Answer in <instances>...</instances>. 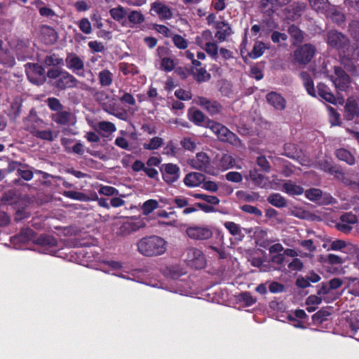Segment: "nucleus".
Listing matches in <instances>:
<instances>
[{
  "instance_id": "13d9d810",
  "label": "nucleus",
  "mask_w": 359,
  "mask_h": 359,
  "mask_svg": "<svg viewBox=\"0 0 359 359\" xmlns=\"http://www.w3.org/2000/svg\"><path fill=\"white\" fill-rule=\"evenodd\" d=\"M120 70L124 75H134L137 73L136 67L132 64L121 63Z\"/></svg>"
},
{
  "instance_id": "9d476101",
  "label": "nucleus",
  "mask_w": 359,
  "mask_h": 359,
  "mask_svg": "<svg viewBox=\"0 0 359 359\" xmlns=\"http://www.w3.org/2000/svg\"><path fill=\"white\" fill-rule=\"evenodd\" d=\"M150 13L153 16H157L161 20H170L173 16L172 8L164 2L159 1L151 4Z\"/></svg>"
},
{
  "instance_id": "f704fd0d",
  "label": "nucleus",
  "mask_w": 359,
  "mask_h": 359,
  "mask_svg": "<svg viewBox=\"0 0 359 359\" xmlns=\"http://www.w3.org/2000/svg\"><path fill=\"white\" fill-rule=\"evenodd\" d=\"M225 228L229 231V233L233 236H238L240 240L243 237L242 233L241 227L239 224H236L233 222H226L224 224Z\"/></svg>"
},
{
  "instance_id": "a211bd4d",
  "label": "nucleus",
  "mask_w": 359,
  "mask_h": 359,
  "mask_svg": "<svg viewBox=\"0 0 359 359\" xmlns=\"http://www.w3.org/2000/svg\"><path fill=\"white\" fill-rule=\"evenodd\" d=\"M317 90L318 96L325 101L334 104L337 103L343 104V98L340 97L339 96H334L326 85L323 83H319L317 86Z\"/></svg>"
},
{
  "instance_id": "5701e85b",
  "label": "nucleus",
  "mask_w": 359,
  "mask_h": 359,
  "mask_svg": "<svg viewBox=\"0 0 359 359\" xmlns=\"http://www.w3.org/2000/svg\"><path fill=\"white\" fill-rule=\"evenodd\" d=\"M324 14L337 25H341L345 21L344 15L333 6H330Z\"/></svg>"
},
{
  "instance_id": "de8ad7c7",
  "label": "nucleus",
  "mask_w": 359,
  "mask_h": 359,
  "mask_svg": "<svg viewBox=\"0 0 359 359\" xmlns=\"http://www.w3.org/2000/svg\"><path fill=\"white\" fill-rule=\"evenodd\" d=\"M17 172L20 177L26 181H29L33 177L32 171L26 165H20V168H18Z\"/></svg>"
},
{
  "instance_id": "ddd939ff",
  "label": "nucleus",
  "mask_w": 359,
  "mask_h": 359,
  "mask_svg": "<svg viewBox=\"0 0 359 359\" xmlns=\"http://www.w3.org/2000/svg\"><path fill=\"white\" fill-rule=\"evenodd\" d=\"M189 165L196 170L210 172V162L207 154L199 152L196 156L189 161Z\"/></svg>"
},
{
  "instance_id": "cd10ccee",
  "label": "nucleus",
  "mask_w": 359,
  "mask_h": 359,
  "mask_svg": "<svg viewBox=\"0 0 359 359\" xmlns=\"http://www.w3.org/2000/svg\"><path fill=\"white\" fill-rule=\"evenodd\" d=\"M213 41L212 33L210 30L206 29L202 32L195 39L196 43L201 48Z\"/></svg>"
},
{
  "instance_id": "bb28decb",
  "label": "nucleus",
  "mask_w": 359,
  "mask_h": 359,
  "mask_svg": "<svg viewBox=\"0 0 359 359\" xmlns=\"http://www.w3.org/2000/svg\"><path fill=\"white\" fill-rule=\"evenodd\" d=\"M99 83L102 87L110 86L114 81V74L109 69H104L100 71L97 75Z\"/></svg>"
},
{
  "instance_id": "774afa93",
  "label": "nucleus",
  "mask_w": 359,
  "mask_h": 359,
  "mask_svg": "<svg viewBox=\"0 0 359 359\" xmlns=\"http://www.w3.org/2000/svg\"><path fill=\"white\" fill-rule=\"evenodd\" d=\"M47 104L49 108L53 111H61L62 105L60 100L55 97H50L47 100Z\"/></svg>"
},
{
  "instance_id": "72a5a7b5",
  "label": "nucleus",
  "mask_w": 359,
  "mask_h": 359,
  "mask_svg": "<svg viewBox=\"0 0 359 359\" xmlns=\"http://www.w3.org/2000/svg\"><path fill=\"white\" fill-rule=\"evenodd\" d=\"M159 208V203L155 199H149L142 205V212L144 215H149L154 210Z\"/></svg>"
},
{
  "instance_id": "aec40b11",
  "label": "nucleus",
  "mask_w": 359,
  "mask_h": 359,
  "mask_svg": "<svg viewBox=\"0 0 359 359\" xmlns=\"http://www.w3.org/2000/svg\"><path fill=\"white\" fill-rule=\"evenodd\" d=\"M305 8L306 4L304 3H294L286 9L285 16L288 20L295 21L300 18Z\"/></svg>"
},
{
  "instance_id": "58836bf2",
  "label": "nucleus",
  "mask_w": 359,
  "mask_h": 359,
  "mask_svg": "<svg viewBox=\"0 0 359 359\" xmlns=\"http://www.w3.org/2000/svg\"><path fill=\"white\" fill-rule=\"evenodd\" d=\"M284 153L287 157L294 158L299 156L300 150L297 145L288 143L285 145Z\"/></svg>"
},
{
  "instance_id": "6ab92c4d",
  "label": "nucleus",
  "mask_w": 359,
  "mask_h": 359,
  "mask_svg": "<svg viewBox=\"0 0 359 359\" xmlns=\"http://www.w3.org/2000/svg\"><path fill=\"white\" fill-rule=\"evenodd\" d=\"M65 62L68 69L76 74L81 75L80 72H82L84 68V63L81 57L74 53H69L67 55Z\"/></svg>"
},
{
  "instance_id": "c756f323",
  "label": "nucleus",
  "mask_w": 359,
  "mask_h": 359,
  "mask_svg": "<svg viewBox=\"0 0 359 359\" xmlns=\"http://www.w3.org/2000/svg\"><path fill=\"white\" fill-rule=\"evenodd\" d=\"M109 14L114 20L121 22L127 16V10L123 6H118L110 9Z\"/></svg>"
},
{
  "instance_id": "bf43d9fd",
  "label": "nucleus",
  "mask_w": 359,
  "mask_h": 359,
  "mask_svg": "<svg viewBox=\"0 0 359 359\" xmlns=\"http://www.w3.org/2000/svg\"><path fill=\"white\" fill-rule=\"evenodd\" d=\"M182 147L187 150L194 151L196 147V142L191 137H184L180 142Z\"/></svg>"
},
{
  "instance_id": "e433bc0d",
  "label": "nucleus",
  "mask_w": 359,
  "mask_h": 359,
  "mask_svg": "<svg viewBox=\"0 0 359 359\" xmlns=\"http://www.w3.org/2000/svg\"><path fill=\"white\" fill-rule=\"evenodd\" d=\"M95 129L107 133H112L116 130V128L113 123L105 121H100Z\"/></svg>"
},
{
  "instance_id": "2f4dec72",
  "label": "nucleus",
  "mask_w": 359,
  "mask_h": 359,
  "mask_svg": "<svg viewBox=\"0 0 359 359\" xmlns=\"http://www.w3.org/2000/svg\"><path fill=\"white\" fill-rule=\"evenodd\" d=\"M236 196L239 200L245 202H255L259 200L258 194L252 191H238Z\"/></svg>"
},
{
  "instance_id": "0eeeda50",
  "label": "nucleus",
  "mask_w": 359,
  "mask_h": 359,
  "mask_svg": "<svg viewBox=\"0 0 359 359\" xmlns=\"http://www.w3.org/2000/svg\"><path fill=\"white\" fill-rule=\"evenodd\" d=\"M188 237L194 241H206L212 238V231L205 225H191L186 229Z\"/></svg>"
},
{
  "instance_id": "4d7b16f0",
  "label": "nucleus",
  "mask_w": 359,
  "mask_h": 359,
  "mask_svg": "<svg viewBox=\"0 0 359 359\" xmlns=\"http://www.w3.org/2000/svg\"><path fill=\"white\" fill-rule=\"evenodd\" d=\"M114 144L118 147L127 151H132V147L128 140L124 137L118 136L115 139Z\"/></svg>"
},
{
  "instance_id": "dca6fc26",
  "label": "nucleus",
  "mask_w": 359,
  "mask_h": 359,
  "mask_svg": "<svg viewBox=\"0 0 359 359\" xmlns=\"http://www.w3.org/2000/svg\"><path fill=\"white\" fill-rule=\"evenodd\" d=\"M214 28L217 29L215 37L218 42H224L226 38L233 34L232 29L229 24L224 20L217 21L214 25Z\"/></svg>"
},
{
  "instance_id": "a878e982",
  "label": "nucleus",
  "mask_w": 359,
  "mask_h": 359,
  "mask_svg": "<svg viewBox=\"0 0 359 359\" xmlns=\"http://www.w3.org/2000/svg\"><path fill=\"white\" fill-rule=\"evenodd\" d=\"M345 116L348 120L359 116V108L355 100H348L345 105Z\"/></svg>"
},
{
  "instance_id": "f8f14e48",
  "label": "nucleus",
  "mask_w": 359,
  "mask_h": 359,
  "mask_svg": "<svg viewBox=\"0 0 359 359\" xmlns=\"http://www.w3.org/2000/svg\"><path fill=\"white\" fill-rule=\"evenodd\" d=\"M334 75L330 76V79L335 88L340 91H346L349 87L350 77L339 67H334Z\"/></svg>"
},
{
  "instance_id": "4468645a",
  "label": "nucleus",
  "mask_w": 359,
  "mask_h": 359,
  "mask_svg": "<svg viewBox=\"0 0 359 359\" xmlns=\"http://www.w3.org/2000/svg\"><path fill=\"white\" fill-rule=\"evenodd\" d=\"M163 179L168 184L175 182L180 177V168L172 163L164 164L161 168Z\"/></svg>"
},
{
  "instance_id": "8fccbe9b",
  "label": "nucleus",
  "mask_w": 359,
  "mask_h": 359,
  "mask_svg": "<svg viewBox=\"0 0 359 359\" xmlns=\"http://www.w3.org/2000/svg\"><path fill=\"white\" fill-rule=\"evenodd\" d=\"M248 177L255 184L258 186H262L264 181V176L259 173L256 170H252L249 172Z\"/></svg>"
},
{
  "instance_id": "a18cd8bd",
  "label": "nucleus",
  "mask_w": 359,
  "mask_h": 359,
  "mask_svg": "<svg viewBox=\"0 0 359 359\" xmlns=\"http://www.w3.org/2000/svg\"><path fill=\"white\" fill-rule=\"evenodd\" d=\"M195 198L201 199L211 205H218L220 202L219 199L215 196H210L203 194H195L193 195Z\"/></svg>"
},
{
  "instance_id": "2eb2a0df",
  "label": "nucleus",
  "mask_w": 359,
  "mask_h": 359,
  "mask_svg": "<svg viewBox=\"0 0 359 359\" xmlns=\"http://www.w3.org/2000/svg\"><path fill=\"white\" fill-rule=\"evenodd\" d=\"M52 120L59 125L74 126L76 123V116L68 111H59L53 114Z\"/></svg>"
},
{
  "instance_id": "3c124183",
  "label": "nucleus",
  "mask_w": 359,
  "mask_h": 359,
  "mask_svg": "<svg viewBox=\"0 0 359 359\" xmlns=\"http://www.w3.org/2000/svg\"><path fill=\"white\" fill-rule=\"evenodd\" d=\"M287 262L288 269L292 271H299L304 267L302 261L297 257L292 259L290 262L287 260Z\"/></svg>"
},
{
  "instance_id": "4c0bfd02",
  "label": "nucleus",
  "mask_w": 359,
  "mask_h": 359,
  "mask_svg": "<svg viewBox=\"0 0 359 359\" xmlns=\"http://www.w3.org/2000/svg\"><path fill=\"white\" fill-rule=\"evenodd\" d=\"M163 144V140L159 137L151 138L148 142L143 144V147L147 150H156L159 149Z\"/></svg>"
},
{
  "instance_id": "6e6d98bb",
  "label": "nucleus",
  "mask_w": 359,
  "mask_h": 359,
  "mask_svg": "<svg viewBox=\"0 0 359 359\" xmlns=\"http://www.w3.org/2000/svg\"><path fill=\"white\" fill-rule=\"evenodd\" d=\"M241 209L246 213L255 215L258 217H260L262 215V212L261 210L251 205H243L241 206Z\"/></svg>"
},
{
  "instance_id": "1a4fd4ad",
  "label": "nucleus",
  "mask_w": 359,
  "mask_h": 359,
  "mask_svg": "<svg viewBox=\"0 0 359 359\" xmlns=\"http://www.w3.org/2000/svg\"><path fill=\"white\" fill-rule=\"evenodd\" d=\"M38 243L41 245V252L56 257L62 256L60 249L57 248V241L53 236H41L38 238Z\"/></svg>"
},
{
  "instance_id": "79ce46f5",
  "label": "nucleus",
  "mask_w": 359,
  "mask_h": 359,
  "mask_svg": "<svg viewBox=\"0 0 359 359\" xmlns=\"http://www.w3.org/2000/svg\"><path fill=\"white\" fill-rule=\"evenodd\" d=\"M64 196L74 200L79 201H89L88 196L81 192L75 191H67L64 192Z\"/></svg>"
},
{
  "instance_id": "680f3d73",
  "label": "nucleus",
  "mask_w": 359,
  "mask_h": 359,
  "mask_svg": "<svg viewBox=\"0 0 359 359\" xmlns=\"http://www.w3.org/2000/svg\"><path fill=\"white\" fill-rule=\"evenodd\" d=\"M349 32L351 35L359 41V21L353 20L349 24Z\"/></svg>"
},
{
  "instance_id": "a19ab883",
  "label": "nucleus",
  "mask_w": 359,
  "mask_h": 359,
  "mask_svg": "<svg viewBox=\"0 0 359 359\" xmlns=\"http://www.w3.org/2000/svg\"><path fill=\"white\" fill-rule=\"evenodd\" d=\"M208 55L213 60H217L218 57V46L216 42L212 41L210 43L202 48Z\"/></svg>"
},
{
  "instance_id": "e2e57ef3",
  "label": "nucleus",
  "mask_w": 359,
  "mask_h": 359,
  "mask_svg": "<svg viewBox=\"0 0 359 359\" xmlns=\"http://www.w3.org/2000/svg\"><path fill=\"white\" fill-rule=\"evenodd\" d=\"M44 62L48 66H57L63 64V60L55 55L46 56Z\"/></svg>"
},
{
  "instance_id": "7c9ffc66",
  "label": "nucleus",
  "mask_w": 359,
  "mask_h": 359,
  "mask_svg": "<svg viewBox=\"0 0 359 359\" xmlns=\"http://www.w3.org/2000/svg\"><path fill=\"white\" fill-rule=\"evenodd\" d=\"M309 2L313 9L323 14L330 6L327 0H309Z\"/></svg>"
},
{
  "instance_id": "9b49d317",
  "label": "nucleus",
  "mask_w": 359,
  "mask_h": 359,
  "mask_svg": "<svg viewBox=\"0 0 359 359\" xmlns=\"http://www.w3.org/2000/svg\"><path fill=\"white\" fill-rule=\"evenodd\" d=\"M315 53L316 48L313 45L304 44L294 51V59L300 65H306L311 60Z\"/></svg>"
},
{
  "instance_id": "f03ea898",
  "label": "nucleus",
  "mask_w": 359,
  "mask_h": 359,
  "mask_svg": "<svg viewBox=\"0 0 359 359\" xmlns=\"http://www.w3.org/2000/svg\"><path fill=\"white\" fill-rule=\"evenodd\" d=\"M24 128L35 137L42 140L53 142L56 137L52 130L48 128V124L40 118L33 109L24 119Z\"/></svg>"
},
{
  "instance_id": "39448f33",
  "label": "nucleus",
  "mask_w": 359,
  "mask_h": 359,
  "mask_svg": "<svg viewBox=\"0 0 359 359\" xmlns=\"http://www.w3.org/2000/svg\"><path fill=\"white\" fill-rule=\"evenodd\" d=\"M209 128L217 136L220 141L228 142L236 147L245 149V145L241 142L240 139L222 124L212 122L210 123Z\"/></svg>"
},
{
  "instance_id": "6e6552de",
  "label": "nucleus",
  "mask_w": 359,
  "mask_h": 359,
  "mask_svg": "<svg viewBox=\"0 0 359 359\" xmlns=\"http://www.w3.org/2000/svg\"><path fill=\"white\" fill-rule=\"evenodd\" d=\"M305 196L309 201L318 205H325L336 202L335 199L328 193H323L320 189L311 188L305 191Z\"/></svg>"
},
{
  "instance_id": "c03bdc74",
  "label": "nucleus",
  "mask_w": 359,
  "mask_h": 359,
  "mask_svg": "<svg viewBox=\"0 0 359 359\" xmlns=\"http://www.w3.org/2000/svg\"><path fill=\"white\" fill-rule=\"evenodd\" d=\"M172 41L175 46L179 49H186L188 47V41L184 37L179 34H172Z\"/></svg>"
},
{
  "instance_id": "052dcab7",
  "label": "nucleus",
  "mask_w": 359,
  "mask_h": 359,
  "mask_svg": "<svg viewBox=\"0 0 359 359\" xmlns=\"http://www.w3.org/2000/svg\"><path fill=\"white\" fill-rule=\"evenodd\" d=\"M79 27L86 34L92 32L91 24L88 18H82L79 22Z\"/></svg>"
},
{
  "instance_id": "c85d7f7f",
  "label": "nucleus",
  "mask_w": 359,
  "mask_h": 359,
  "mask_svg": "<svg viewBox=\"0 0 359 359\" xmlns=\"http://www.w3.org/2000/svg\"><path fill=\"white\" fill-rule=\"evenodd\" d=\"M336 156L340 161H345L348 165L355 163V158L353 154L346 149H339L335 151Z\"/></svg>"
},
{
  "instance_id": "37998d69",
  "label": "nucleus",
  "mask_w": 359,
  "mask_h": 359,
  "mask_svg": "<svg viewBox=\"0 0 359 359\" xmlns=\"http://www.w3.org/2000/svg\"><path fill=\"white\" fill-rule=\"evenodd\" d=\"M265 49L266 46L263 42H256L254 45L252 50L250 53V56L254 59L257 58L264 53Z\"/></svg>"
},
{
  "instance_id": "c9c22d12",
  "label": "nucleus",
  "mask_w": 359,
  "mask_h": 359,
  "mask_svg": "<svg viewBox=\"0 0 359 359\" xmlns=\"http://www.w3.org/2000/svg\"><path fill=\"white\" fill-rule=\"evenodd\" d=\"M268 202L277 208H283L286 205L285 198L280 194H273L268 197Z\"/></svg>"
},
{
  "instance_id": "393cba45",
  "label": "nucleus",
  "mask_w": 359,
  "mask_h": 359,
  "mask_svg": "<svg viewBox=\"0 0 359 359\" xmlns=\"http://www.w3.org/2000/svg\"><path fill=\"white\" fill-rule=\"evenodd\" d=\"M283 191L290 196H299L304 193V188L291 180L286 181L283 185Z\"/></svg>"
},
{
  "instance_id": "7ed1b4c3",
  "label": "nucleus",
  "mask_w": 359,
  "mask_h": 359,
  "mask_svg": "<svg viewBox=\"0 0 359 359\" xmlns=\"http://www.w3.org/2000/svg\"><path fill=\"white\" fill-rule=\"evenodd\" d=\"M138 252L146 257L159 256L166 251L167 242L158 236L142 238L137 243Z\"/></svg>"
},
{
  "instance_id": "49530a36",
  "label": "nucleus",
  "mask_w": 359,
  "mask_h": 359,
  "mask_svg": "<svg viewBox=\"0 0 359 359\" xmlns=\"http://www.w3.org/2000/svg\"><path fill=\"white\" fill-rule=\"evenodd\" d=\"M288 33L297 42H301L304 39L303 32L294 25L289 27Z\"/></svg>"
},
{
  "instance_id": "ea45409f",
  "label": "nucleus",
  "mask_w": 359,
  "mask_h": 359,
  "mask_svg": "<svg viewBox=\"0 0 359 359\" xmlns=\"http://www.w3.org/2000/svg\"><path fill=\"white\" fill-rule=\"evenodd\" d=\"M128 19L133 25H140L142 23L145 18L140 11H133L128 15Z\"/></svg>"
},
{
  "instance_id": "69168bd1",
  "label": "nucleus",
  "mask_w": 359,
  "mask_h": 359,
  "mask_svg": "<svg viewBox=\"0 0 359 359\" xmlns=\"http://www.w3.org/2000/svg\"><path fill=\"white\" fill-rule=\"evenodd\" d=\"M340 221L352 226L358 222L356 216L352 212H346L343 214L340 217Z\"/></svg>"
},
{
  "instance_id": "f257e3e1",
  "label": "nucleus",
  "mask_w": 359,
  "mask_h": 359,
  "mask_svg": "<svg viewBox=\"0 0 359 359\" xmlns=\"http://www.w3.org/2000/svg\"><path fill=\"white\" fill-rule=\"evenodd\" d=\"M326 41L331 48L338 50L340 54L348 60H358L359 50L355 45H350L348 38L337 30H330L327 33Z\"/></svg>"
},
{
  "instance_id": "4be33fe9",
  "label": "nucleus",
  "mask_w": 359,
  "mask_h": 359,
  "mask_svg": "<svg viewBox=\"0 0 359 359\" xmlns=\"http://www.w3.org/2000/svg\"><path fill=\"white\" fill-rule=\"evenodd\" d=\"M205 180V175L200 172H192L186 175L184 183L189 187H197L201 186Z\"/></svg>"
},
{
  "instance_id": "338daca9",
  "label": "nucleus",
  "mask_w": 359,
  "mask_h": 359,
  "mask_svg": "<svg viewBox=\"0 0 359 359\" xmlns=\"http://www.w3.org/2000/svg\"><path fill=\"white\" fill-rule=\"evenodd\" d=\"M161 66L164 71L171 72L175 67L174 61L170 57H165L161 60Z\"/></svg>"
},
{
  "instance_id": "b1692460",
  "label": "nucleus",
  "mask_w": 359,
  "mask_h": 359,
  "mask_svg": "<svg viewBox=\"0 0 359 359\" xmlns=\"http://www.w3.org/2000/svg\"><path fill=\"white\" fill-rule=\"evenodd\" d=\"M219 166L224 170L229 168L241 169V165L236 163V159L229 154H224L219 161Z\"/></svg>"
},
{
  "instance_id": "09e8293b",
  "label": "nucleus",
  "mask_w": 359,
  "mask_h": 359,
  "mask_svg": "<svg viewBox=\"0 0 359 359\" xmlns=\"http://www.w3.org/2000/svg\"><path fill=\"white\" fill-rule=\"evenodd\" d=\"M194 76L197 81L204 82L210 79V74L208 73L205 69L201 68L196 69V71L194 73Z\"/></svg>"
},
{
  "instance_id": "864d4df0",
  "label": "nucleus",
  "mask_w": 359,
  "mask_h": 359,
  "mask_svg": "<svg viewBox=\"0 0 359 359\" xmlns=\"http://www.w3.org/2000/svg\"><path fill=\"white\" fill-rule=\"evenodd\" d=\"M26 69L29 70V72H33V74L39 76H45V69L41 65L37 64H27Z\"/></svg>"
},
{
  "instance_id": "412c9836",
  "label": "nucleus",
  "mask_w": 359,
  "mask_h": 359,
  "mask_svg": "<svg viewBox=\"0 0 359 359\" xmlns=\"http://www.w3.org/2000/svg\"><path fill=\"white\" fill-rule=\"evenodd\" d=\"M268 103L277 110H283L286 101L282 95L276 92H270L266 95Z\"/></svg>"
},
{
  "instance_id": "5fc2aeb1",
  "label": "nucleus",
  "mask_w": 359,
  "mask_h": 359,
  "mask_svg": "<svg viewBox=\"0 0 359 359\" xmlns=\"http://www.w3.org/2000/svg\"><path fill=\"white\" fill-rule=\"evenodd\" d=\"M201 187L205 190L212 193L217 192L219 189V186L216 182L212 180H207L205 177L204 181L201 184Z\"/></svg>"
},
{
  "instance_id": "f3484780",
  "label": "nucleus",
  "mask_w": 359,
  "mask_h": 359,
  "mask_svg": "<svg viewBox=\"0 0 359 359\" xmlns=\"http://www.w3.org/2000/svg\"><path fill=\"white\" fill-rule=\"evenodd\" d=\"M195 102L211 115L219 113L222 109V106L218 102L204 97H198Z\"/></svg>"
},
{
  "instance_id": "603ef678",
  "label": "nucleus",
  "mask_w": 359,
  "mask_h": 359,
  "mask_svg": "<svg viewBox=\"0 0 359 359\" xmlns=\"http://www.w3.org/2000/svg\"><path fill=\"white\" fill-rule=\"evenodd\" d=\"M98 192L100 194L107 196H116L119 194L118 191L116 188L111 186L104 185H101L100 187Z\"/></svg>"
},
{
  "instance_id": "473e14b6",
  "label": "nucleus",
  "mask_w": 359,
  "mask_h": 359,
  "mask_svg": "<svg viewBox=\"0 0 359 359\" xmlns=\"http://www.w3.org/2000/svg\"><path fill=\"white\" fill-rule=\"evenodd\" d=\"M301 76L307 93L312 97H316L317 95L314 84L311 77L306 72H302L301 74Z\"/></svg>"
},
{
  "instance_id": "20e7f679",
  "label": "nucleus",
  "mask_w": 359,
  "mask_h": 359,
  "mask_svg": "<svg viewBox=\"0 0 359 359\" xmlns=\"http://www.w3.org/2000/svg\"><path fill=\"white\" fill-rule=\"evenodd\" d=\"M47 76L53 80V85L60 90L74 88L78 84V80L73 75L61 68L50 69Z\"/></svg>"
},
{
  "instance_id": "0e129e2a",
  "label": "nucleus",
  "mask_w": 359,
  "mask_h": 359,
  "mask_svg": "<svg viewBox=\"0 0 359 359\" xmlns=\"http://www.w3.org/2000/svg\"><path fill=\"white\" fill-rule=\"evenodd\" d=\"M26 74L29 81L36 85L43 84L46 80L45 76H39L38 75L33 74V72H29V70L27 69Z\"/></svg>"
},
{
  "instance_id": "423d86ee",
  "label": "nucleus",
  "mask_w": 359,
  "mask_h": 359,
  "mask_svg": "<svg viewBox=\"0 0 359 359\" xmlns=\"http://www.w3.org/2000/svg\"><path fill=\"white\" fill-rule=\"evenodd\" d=\"M184 261L187 265L196 269H203L206 265V259L201 250L196 248H188L184 253Z\"/></svg>"
}]
</instances>
